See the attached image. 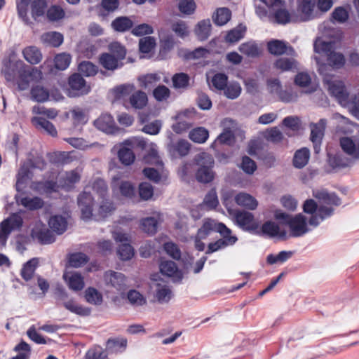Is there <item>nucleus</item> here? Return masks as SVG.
Here are the masks:
<instances>
[{
    "label": "nucleus",
    "instance_id": "20",
    "mask_svg": "<svg viewBox=\"0 0 359 359\" xmlns=\"http://www.w3.org/2000/svg\"><path fill=\"white\" fill-rule=\"evenodd\" d=\"M95 126L107 134H114L118 130L113 117L109 114H103L94 121Z\"/></svg>",
    "mask_w": 359,
    "mask_h": 359
},
{
    "label": "nucleus",
    "instance_id": "54",
    "mask_svg": "<svg viewBox=\"0 0 359 359\" xmlns=\"http://www.w3.org/2000/svg\"><path fill=\"white\" fill-rule=\"evenodd\" d=\"M71 59V55L65 53L56 55L53 60L55 68L58 70L66 69L70 65Z\"/></svg>",
    "mask_w": 359,
    "mask_h": 359
},
{
    "label": "nucleus",
    "instance_id": "49",
    "mask_svg": "<svg viewBox=\"0 0 359 359\" xmlns=\"http://www.w3.org/2000/svg\"><path fill=\"white\" fill-rule=\"evenodd\" d=\"M217 224L215 220L207 219L203 226L198 230L196 237L205 239L210 233L211 231L217 232Z\"/></svg>",
    "mask_w": 359,
    "mask_h": 359
},
{
    "label": "nucleus",
    "instance_id": "37",
    "mask_svg": "<svg viewBox=\"0 0 359 359\" xmlns=\"http://www.w3.org/2000/svg\"><path fill=\"white\" fill-rule=\"evenodd\" d=\"M211 22L209 19L203 20L198 22L195 27V34L200 41L208 39L211 33Z\"/></svg>",
    "mask_w": 359,
    "mask_h": 359
},
{
    "label": "nucleus",
    "instance_id": "16",
    "mask_svg": "<svg viewBox=\"0 0 359 359\" xmlns=\"http://www.w3.org/2000/svg\"><path fill=\"white\" fill-rule=\"evenodd\" d=\"M222 125L224 126V130L211 144V147L212 148L215 147L217 142L230 145L234 141V134L232 130V128H235L234 121L231 118H225L222 122Z\"/></svg>",
    "mask_w": 359,
    "mask_h": 359
},
{
    "label": "nucleus",
    "instance_id": "41",
    "mask_svg": "<svg viewBox=\"0 0 359 359\" xmlns=\"http://www.w3.org/2000/svg\"><path fill=\"white\" fill-rule=\"evenodd\" d=\"M310 151L309 149L304 147L294 153L293 158V165L297 168H304L309 162Z\"/></svg>",
    "mask_w": 359,
    "mask_h": 359
},
{
    "label": "nucleus",
    "instance_id": "26",
    "mask_svg": "<svg viewBox=\"0 0 359 359\" xmlns=\"http://www.w3.org/2000/svg\"><path fill=\"white\" fill-rule=\"evenodd\" d=\"M160 271L162 274L172 277L180 280L182 278V273L176 264L172 261H162L160 264Z\"/></svg>",
    "mask_w": 359,
    "mask_h": 359
},
{
    "label": "nucleus",
    "instance_id": "42",
    "mask_svg": "<svg viewBox=\"0 0 359 359\" xmlns=\"http://www.w3.org/2000/svg\"><path fill=\"white\" fill-rule=\"evenodd\" d=\"M38 264L39 259L32 258L23 264L20 274L25 280L29 281L32 278Z\"/></svg>",
    "mask_w": 359,
    "mask_h": 359
},
{
    "label": "nucleus",
    "instance_id": "22",
    "mask_svg": "<svg viewBox=\"0 0 359 359\" xmlns=\"http://www.w3.org/2000/svg\"><path fill=\"white\" fill-rule=\"evenodd\" d=\"M31 188L39 194L48 196L53 193L57 192L59 186L56 182L53 180H46L34 182L32 183Z\"/></svg>",
    "mask_w": 359,
    "mask_h": 359
},
{
    "label": "nucleus",
    "instance_id": "33",
    "mask_svg": "<svg viewBox=\"0 0 359 359\" xmlns=\"http://www.w3.org/2000/svg\"><path fill=\"white\" fill-rule=\"evenodd\" d=\"M50 229L58 235L62 234L67 228V221L62 215H54L48 221Z\"/></svg>",
    "mask_w": 359,
    "mask_h": 359
},
{
    "label": "nucleus",
    "instance_id": "44",
    "mask_svg": "<svg viewBox=\"0 0 359 359\" xmlns=\"http://www.w3.org/2000/svg\"><path fill=\"white\" fill-rule=\"evenodd\" d=\"M239 51L250 57H256L259 55L260 50L255 41H248L240 45Z\"/></svg>",
    "mask_w": 359,
    "mask_h": 359
},
{
    "label": "nucleus",
    "instance_id": "62",
    "mask_svg": "<svg viewBox=\"0 0 359 359\" xmlns=\"http://www.w3.org/2000/svg\"><path fill=\"white\" fill-rule=\"evenodd\" d=\"M219 203L217 193L214 189L210 190L205 196L201 207H205L208 210L215 208Z\"/></svg>",
    "mask_w": 359,
    "mask_h": 359
},
{
    "label": "nucleus",
    "instance_id": "60",
    "mask_svg": "<svg viewBox=\"0 0 359 359\" xmlns=\"http://www.w3.org/2000/svg\"><path fill=\"white\" fill-rule=\"evenodd\" d=\"M31 95L33 100L39 102H43L49 97L48 90L40 86H36L32 88Z\"/></svg>",
    "mask_w": 359,
    "mask_h": 359
},
{
    "label": "nucleus",
    "instance_id": "28",
    "mask_svg": "<svg viewBox=\"0 0 359 359\" xmlns=\"http://www.w3.org/2000/svg\"><path fill=\"white\" fill-rule=\"evenodd\" d=\"M29 167V164H23L18 172L15 187L18 192L24 189L28 180L32 177Z\"/></svg>",
    "mask_w": 359,
    "mask_h": 359
},
{
    "label": "nucleus",
    "instance_id": "48",
    "mask_svg": "<svg viewBox=\"0 0 359 359\" xmlns=\"http://www.w3.org/2000/svg\"><path fill=\"white\" fill-rule=\"evenodd\" d=\"M208 137V130L203 127L196 128L191 130L189 134L190 140L199 144L205 142Z\"/></svg>",
    "mask_w": 359,
    "mask_h": 359
},
{
    "label": "nucleus",
    "instance_id": "21",
    "mask_svg": "<svg viewBox=\"0 0 359 359\" xmlns=\"http://www.w3.org/2000/svg\"><path fill=\"white\" fill-rule=\"evenodd\" d=\"M342 150L353 159L359 158V139L342 137L340 140Z\"/></svg>",
    "mask_w": 359,
    "mask_h": 359
},
{
    "label": "nucleus",
    "instance_id": "12",
    "mask_svg": "<svg viewBox=\"0 0 359 359\" xmlns=\"http://www.w3.org/2000/svg\"><path fill=\"white\" fill-rule=\"evenodd\" d=\"M67 95L70 97H75L86 95L90 91V87L86 84L85 79L79 74H74L69 78Z\"/></svg>",
    "mask_w": 359,
    "mask_h": 359
},
{
    "label": "nucleus",
    "instance_id": "57",
    "mask_svg": "<svg viewBox=\"0 0 359 359\" xmlns=\"http://www.w3.org/2000/svg\"><path fill=\"white\" fill-rule=\"evenodd\" d=\"M270 53L275 55H283L286 50V43L280 40H271L267 43Z\"/></svg>",
    "mask_w": 359,
    "mask_h": 359
},
{
    "label": "nucleus",
    "instance_id": "2",
    "mask_svg": "<svg viewBox=\"0 0 359 359\" xmlns=\"http://www.w3.org/2000/svg\"><path fill=\"white\" fill-rule=\"evenodd\" d=\"M337 32L335 29H330L329 27L324 25L323 36L318 37L313 44L314 51L322 56L326 57L327 61V64H326L327 67L325 69L326 73H328L331 67L339 69L345 63L343 54L334 50L335 42L334 39L337 38ZM316 57L317 56L314 57L315 60ZM318 58L320 60V63L324 64L319 57Z\"/></svg>",
    "mask_w": 359,
    "mask_h": 359
},
{
    "label": "nucleus",
    "instance_id": "25",
    "mask_svg": "<svg viewBox=\"0 0 359 359\" xmlns=\"http://www.w3.org/2000/svg\"><path fill=\"white\" fill-rule=\"evenodd\" d=\"M148 98L147 94L142 90H135L130 96L127 107H131L135 109H142L147 104Z\"/></svg>",
    "mask_w": 359,
    "mask_h": 359
},
{
    "label": "nucleus",
    "instance_id": "29",
    "mask_svg": "<svg viewBox=\"0 0 359 359\" xmlns=\"http://www.w3.org/2000/svg\"><path fill=\"white\" fill-rule=\"evenodd\" d=\"M22 55L25 60L32 65H37L42 60V53L36 46L26 47L22 50Z\"/></svg>",
    "mask_w": 359,
    "mask_h": 359
},
{
    "label": "nucleus",
    "instance_id": "55",
    "mask_svg": "<svg viewBox=\"0 0 359 359\" xmlns=\"http://www.w3.org/2000/svg\"><path fill=\"white\" fill-rule=\"evenodd\" d=\"M161 75L157 73L148 74L139 78L140 86L144 88H149L161 81Z\"/></svg>",
    "mask_w": 359,
    "mask_h": 359
},
{
    "label": "nucleus",
    "instance_id": "15",
    "mask_svg": "<svg viewBox=\"0 0 359 359\" xmlns=\"http://www.w3.org/2000/svg\"><path fill=\"white\" fill-rule=\"evenodd\" d=\"M327 121L321 118L316 123H311V140L313 144V149L316 154H318L320 151V145L323 137L324 136V131Z\"/></svg>",
    "mask_w": 359,
    "mask_h": 359
},
{
    "label": "nucleus",
    "instance_id": "14",
    "mask_svg": "<svg viewBox=\"0 0 359 359\" xmlns=\"http://www.w3.org/2000/svg\"><path fill=\"white\" fill-rule=\"evenodd\" d=\"M93 198L90 192L84 191L78 197V205L83 219H89L93 217Z\"/></svg>",
    "mask_w": 359,
    "mask_h": 359
},
{
    "label": "nucleus",
    "instance_id": "8",
    "mask_svg": "<svg viewBox=\"0 0 359 359\" xmlns=\"http://www.w3.org/2000/svg\"><path fill=\"white\" fill-rule=\"evenodd\" d=\"M135 146L144 149L147 148L148 142L140 137L126 140L118 151V159L123 165H130L134 162L135 156L132 149Z\"/></svg>",
    "mask_w": 359,
    "mask_h": 359
},
{
    "label": "nucleus",
    "instance_id": "4",
    "mask_svg": "<svg viewBox=\"0 0 359 359\" xmlns=\"http://www.w3.org/2000/svg\"><path fill=\"white\" fill-rule=\"evenodd\" d=\"M316 62L318 65V70L320 75L323 76V81L327 86L330 93L339 102L342 104H346L348 102V93L347 92L344 83L339 80L325 72L327 66L320 63V60L316 57Z\"/></svg>",
    "mask_w": 359,
    "mask_h": 359
},
{
    "label": "nucleus",
    "instance_id": "51",
    "mask_svg": "<svg viewBox=\"0 0 359 359\" xmlns=\"http://www.w3.org/2000/svg\"><path fill=\"white\" fill-rule=\"evenodd\" d=\"M245 32V27L239 25L236 28L228 32L225 40L228 43H236L243 38Z\"/></svg>",
    "mask_w": 359,
    "mask_h": 359
},
{
    "label": "nucleus",
    "instance_id": "52",
    "mask_svg": "<svg viewBox=\"0 0 359 359\" xmlns=\"http://www.w3.org/2000/svg\"><path fill=\"white\" fill-rule=\"evenodd\" d=\"M13 351L18 352V354L11 359H29L31 355V347L25 341H22L17 344Z\"/></svg>",
    "mask_w": 359,
    "mask_h": 359
},
{
    "label": "nucleus",
    "instance_id": "27",
    "mask_svg": "<svg viewBox=\"0 0 359 359\" xmlns=\"http://www.w3.org/2000/svg\"><path fill=\"white\" fill-rule=\"evenodd\" d=\"M313 196L324 204L338 206L341 204L340 198L334 193H329L326 190L313 191Z\"/></svg>",
    "mask_w": 359,
    "mask_h": 359
},
{
    "label": "nucleus",
    "instance_id": "10",
    "mask_svg": "<svg viewBox=\"0 0 359 359\" xmlns=\"http://www.w3.org/2000/svg\"><path fill=\"white\" fill-rule=\"evenodd\" d=\"M273 12L275 21L278 24H287L290 21V14L281 0H260Z\"/></svg>",
    "mask_w": 359,
    "mask_h": 359
},
{
    "label": "nucleus",
    "instance_id": "32",
    "mask_svg": "<svg viewBox=\"0 0 359 359\" xmlns=\"http://www.w3.org/2000/svg\"><path fill=\"white\" fill-rule=\"evenodd\" d=\"M316 1L314 0H302L299 5V10L303 15L304 20H309L316 17L315 11Z\"/></svg>",
    "mask_w": 359,
    "mask_h": 359
},
{
    "label": "nucleus",
    "instance_id": "56",
    "mask_svg": "<svg viewBox=\"0 0 359 359\" xmlns=\"http://www.w3.org/2000/svg\"><path fill=\"white\" fill-rule=\"evenodd\" d=\"M331 18L333 22L343 24L348 20L349 14L344 7L338 6L332 11Z\"/></svg>",
    "mask_w": 359,
    "mask_h": 359
},
{
    "label": "nucleus",
    "instance_id": "61",
    "mask_svg": "<svg viewBox=\"0 0 359 359\" xmlns=\"http://www.w3.org/2000/svg\"><path fill=\"white\" fill-rule=\"evenodd\" d=\"M79 72L85 76H93L98 72V67L90 61H83L79 65Z\"/></svg>",
    "mask_w": 359,
    "mask_h": 359
},
{
    "label": "nucleus",
    "instance_id": "34",
    "mask_svg": "<svg viewBox=\"0 0 359 359\" xmlns=\"http://www.w3.org/2000/svg\"><path fill=\"white\" fill-rule=\"evenodd\" d=\"M127 346V339L125 338L109 339L107 342L106 351L109 353L123 352Z\"/></svg>",
    "mask_w": 359,
    "mask_h": 359
},
{
    "label": "nucleus",
    "instance_id": "35",
    "mask_svg": "<svg viewBox=\"0 0 359 359\" xmlns=\"http://www.w3.org/2000/svg\"><path fill=\"white\" fill-rule=\"evenodd\" d=\"M115 210L114 204L109 200L102 199L101 204L99 206L97 212H95L93 214L95 220L104 219L110 215Z\"/></svg>",
    "mask_w": 359,
    "mask_h": 359
},
{
    "label": "nucleus",
    "instance_id": "50",
    "mask_svg": "<svg viewBox=\"0 0 359 359\" xmlns=\"http://www.w3.org/2000/svg\"><path fill=\"white\" fill-rule=\"evenodd\" d=\"M274 66L282 72L290 71L297 69V62L293 58L280 57L275 62Z\"/></svg>",
    "mask_w": 359,
    "mask_h": 359
},
{
    "label": "nucleus",
    "instance_id": "39",
    "mask_svg": "<svg viewBox=\"0 0 359 359\" xmlns=\"http://www.w3.org/2000/svg\"><path fill=\"white\" fill-rule=\"evenodd\" d=\"M100 62L104 68L108 70L114 71L122 66V63L119 60L111 54L105 53H102L100 57Z\"/></svg>",
    "mask_w": 359,
    "mask_h": 359
},
{
    "label": "nucleus",
    "instance_id": "30",
    "mask_svg": "<svg viewBox=\"0 0 359 359\" xmlns=\"http://www.w3.org/2000/svg\"><path fill=\"white\" fill-rule=\"evenodd\" d=\"M63 36L57 32H48L41 36L42 43L46 46L58 47L63 42Z\"/></svg>",
    "mask_w": 359,
    "mask_h": 359
},
{
    "label": "nucleus",
    "instance_id": "9",
    "mask_svg": "<svg viewBox=\"0 0 359 359\" xmlns=\"http://www.w3.org/2000/svg\"><path fill=\"white\" fill-rule=\"evenodd\" d=\"M23 223L22 217L13 214L0 223V246L5 247L8 238L13 231L19 229Z\"/></svg>",
    "mask_w": 359,
    "mask_h": 359
},
{
    "label": "nucleus",
    "instance_id": "13",
    "mask_svg": "<svg viewBox=\"0 0 359 359\" xmlns=\"http://www.w3.org/2000/svg\"><path fill=\"white\" fill-rule=\"evenodd\" d=\"M104 279L107 285L114 287L118 292H123L128 287L126 277L121 272L106 271Z\"/></svg>",
    "mask_w": 359,
    "mask_h": 359
},
{
    "label": "nucleus",
    "instance_id": "47",
    "mask_svg": "<svg viewBox=\"0 0 359 359\" xmlns=\"http://www.w3.org/2000/svg\"><path fill=\"white\" fill-rule=\"evenodd\" d=\"M32 121L34 124L41 128H43L52 137H55L57 135V132L55 127L52 123L46 118L43 117H34Z\"/></svg>",
    "mask_w": 359,
    "mask_h": 359
},
{
    "label": "nucleus",
    "instance_id": "58",
    "mask_svg": "<svg viewBox=\"0 0 359 359\" xmlns=\"http://www.w3.org/2000/svg\"><path fill=\"white\" fill-rule=\"evenodd\" d=\"M224 95L231 100L236 99L241 93V87L238 82H231L226 84L223 89Z\"/></svg>",
    "mask_w": 359,
    "mask_h": 359
},
{
    "label": "nucleus",
    "instance_id": "7",
    "mask_svg": "<svg viewBox=\"0 0 359 359\" xmlns=\"http://www.w3.org/2000/svg\"><path fill=\"white\" fill-rule=\"evenodd\" d=\"M198 169L196 174L197 180L202 183H209L215 177L213 167L215 161L212 156L206 152L197 154L194 158Z\"/></svg>",
    "mask_w": 359,
    "mask_h": 359
},
{
    "label": "nucleus",
    "instance_id": "64",
    "mask_svg": "<svg viewBox=\"0 0 359 359\" xmlns=\"http://www.w3.org/2000/svg\"><path fill=\"white\" fill-rule=\"evenodd\" d=\"M46 15L50 21L55 22L64 18L65 11L60 6L53 5L47 10Z\"/></svg>",
    "mask_w": 359,
    "mask_h": 359
},
{
    "label": "nucleus",
    "instance_id": "18",
    "mask_svg": "<svg viewBox=\"0 0 359 359\" xmlns=\"http://www.w3.org/2000/svg\"><path fill=\"white\" fill-rule=\"evenodd\" d=\"M257 235H264L270 238L277 237L280 239H285L287 237V232L281 230L280 226L274 222L267 221L264 222L261 229H258Z\"/></svg>",
    "mask_w": 359,
    "mask_h": 359
},
{
    "label": "nucleus",
    "instance_id": "53",
    "mask_svg": "<svg viewBox=\"0 0 359 359\" xmlns=\"http://www.w3.org/2000/svg\"><path fill=\"white\" fill-rule=\"evenodd\" d=\"M85 299L87 302L94 305H100L102 302V294L94 287H88L85 291Z\"/></svg>",
    "mask_w": 359,
    "mask_h": 359
},
{
    "label": "nucleus",
    "instance_id": "46",
    "mask_svg": "<svg viewBox=\"0 0 359 359\" xmlns=\"http://www.w3.org/2000/svg\"><path fill=\"white\" fill-rule=\"evenodd\" d=\"M63 306L70 312L81 316H87L90 313V310L89 309L78 304L73 299L64 302Z\"/></svg>",
    "mask_w": 359,
    "mask_h": 359
},
{
    "label": "nucleus",
    "instance_id": "63",
    "mask_svg": "<svg viewBox=\"0 0 359 359\" xmlns=\"http://www.w3.org/2000/svg\"><path fill=\"white\" fill-rule=\"evenodd\" d=\"M88 261V256L82 252H76L70 255L69 264L71 266L79 268L84 265Z\"/></svg>",
    "mask_w": 359,
    "mask_h": 359
},
{
    "label": "nucleus",
    "instance_id": "38",
    "mask_svg": "<svg viewBox=\"0 0 359 359\" xmlns=\"http://www.w3.org/2000/svg\"><path fill=\"white\" fill-rule=\"evenodd\" d=\"M217 232L219 233L222 236L221 241L224 243V244L225 245L226 248L228 246L233 245L238 241V238L236 236L231 235V229L226 227V225L223 223L217 224Z\"/></svg>",
    "mask_w": 359,
    "mask_h": 359
},
{
    "label": "nucleus",
    "instance_id": "1",
    "mask_svg": "<svg viewBox=\"0 0 359 359\" xmlns=\"http://www.w3.org/2000/svg\"><path fill=\"white\" fill-rule=\"evenodd\" d=\"M1 72L6 80L16 84L20 90L28 89L31 83L37 82L42 78L41 70L26 65L21 60H4Z\"/></svg>",
    "mask_w": 359,
    "mask_h": 359
},
{
    "label": "nucleus",
    "instance_id": "59",
    "mask_svg": "<svg viewBox=\"0 0 359 359\" xmlns=\"http://www.w3.org/2000/svg\"><path fill=\"white\" fill-rule=\"evenodd\" d=\"M20 203L29 210H38L43 206V201L39 197H24L21 198Z\"/></svg>",
    "mask_w": 359,
    "mask_h": 359
},
{
    "label": "nucleus",
    "instance_id": "24",
    "mask_svg": "<svg viewBox=\"0 0 359 359\" xmlns=\"http://www.w3.org/2000/svg\"><path fill=\"white\" fill-rule=\"evenodd\" d=\"M63 278L69 288L73 291H80L84 287L83 277L77 272H65L63 274Z\"/></svg>",
    "mask_w": 359,
    "mask_h": 359
},
{
    "label": "nucleus",
    "instance_id": "19",
    "mask_svg": "<svg viewBox=\"0 0 359 359\" xmlns=\"http://www.w3.org/2000/svg\"><path fill=\"white\" fill-rule=\"evenodd\" d=\"M33 239L36 240L40 244L47 245L55 242V237L53 232L43 225H36L31 233Z\"/></svg>",
    "mask_w": 359,
    "mask_h": 359
},
{
    "label": "nucleus",
    "instance_id": "31",
    "mask_svg": "<svg viewBox=\"0 0 359 359\" xmlns=\"http://www.w3.org/2000/svg\"><path fill=\"white\" fill-rule=\"evenodd\" d=\"M235 201L238 205L250 210H255L258 205L257 200L253 196L245 192L238 194L235 197Z\"/></svg>",
    "mask_w": 359,
    "mask_h": 359
},
{
    "label": "nucleus",
    "instance_id": "6",
    "mask_svg": "<svg viewBox=\"0 0 359 359\" xmlns=\"http://www.w3.org/2000/svg\"><path fill=\"white\" fill-rule=\"evenodd\" d=\"M305 213L311 215L309 224L311 226L317 227L323 221L330 217L334 213V208L323 205H318L313 199L306 200L303 205Z\"/></svg>",
    "mask_w": 359,
    "mask_h": 359
},
{
    "label": "nucleus",
    "instance_id": "3",
    "mask_svg": "<svg viewBox=\"0 0 359 359\" xmlns=\"http://www.w3.org/2000/svg\"><path fill=\"white\" fill-rule=\"evenodd\" d=\"M275 217L276 219L283 220L288 226L290 237H302L311 231L309 219L302 214L292 216L283 212L276 211Z\"/></svg>",
    "mask_w": 359,
    "mask_h": 359
},
{
    "label": "nucleus",
    "instance_id": "43",
    "mask_svg": "<svg viewBox=\"0 0 359 359\" xmlns=\"http://www.w3.org/2000/svg\"><path fill=\"white\" fill-rule=\"evenodd\" d=\"M231 13L227 8H219L212 15V20L215 25L223 26L231 19Z\"/></svg>",
    "mask_w": 359,
    "mask_h": 359
},
{
    "label": "nucleus",
    "instance_id": "40",
    "mask_svg": "<svg viewBox=\"0 0 359 359\" xmlns=\"http://www.w3.org/2000/svg\"><path fill=\"white\" fill-rule=\"evenodd\" d=\"M160 219V214L156 216L143 218L141 220V227L145 233L153 235L157 231L158 223Z\"/></svg>",
    "mask_w": 359,
    "mask_h": 359
},
{
    "label": "nucleus",
    "instance_id": "23",
    "mask_svg": "<svg viewBox=\"0 0 359 359\" xmlns=\"http://www.w3.org/2000/svg\"><path fill=\"white\" fill-rule=\"evenodd\" d=\"M135 90V87L133 84L125 83L115 87L113 93L115 99L122 102L123 105L127 107L128 99Z\"/></svg>",
    "mask_w": 359,
    "mask_h": 359
},
{
    "label": "nucleus",
    "instance_id": "45",
    "mask_svg": "<svg viewBox=\"0 0 359 359\" xmlns=\"http://www.w3.org/2000/svg\"><path fill=\"white\" fill-rule=\"evenodd\" d=\"M133 22L128 17H118L111 22L112 28L116 32H124L133 27Z\"/></svg>",
    "mask_w": 359,
    "mask_h": 359
},
{
    "label": "nucleus",
    "instance_id": "5",
    "mask_svg": "<svg viewBox=\"0 0 359 359\" xmlns=\"http://www.w3.org/2000/svg\"><path fill=\"white\" fill-rule=\"evenodd\" d=\"M31 6V15L34 20L43 17L47 8L46 0H16V8L20 19L25 25H31L32 21L28 16L29 6Z\"/></svg>",
    "mask_w": 359,
    "mask_h": 359
},
{
    "label": "nucleus",
    "instance_id": "36",
    "mask_svg": "<svg viewBox=\"0 0 359 359\" xmlns=\"http://www.w3.org/2000/svg\"><path fill=\"white\" fill-rule=\"evenodd\" d=\"M328 163L333 169H341L351 165L352 161L341 154L329 155Z\"/></svg>",
    "mask_w": 359,
    "mask_h": 359
},
{
    "label": "nucleus",
    "instance_id": "17",
    "mask_svg": "<svg viewBox=\"0 0 359 359\" xmlns=\"http://www.w3.org/2000/svg\"><path fill=\"white\" fill-rule=\"evenodd\" d=\"M150 287L158 303L166 304L170 302L172 298V291L166 283L154 281Z\"/></svg>",
    "mask_w": 359,
    "mask_h": 359
},
{
    "label": "nucleus",
    "instance_id": "11",
    "mask_svg": "<svg viewBox=\"0 0 359 359\" xmlns=\"http://www.w3.org/2000/svg\"><path fill=\"white\" fill-rule=\"evenodd\" d=\"M236 224L243 230L259 233V224L255 219L252 213L247 211H238L235 214Z\"/></svg>",
    "mask_w": 359,
    "mask_h": 359
}]
</instances>
